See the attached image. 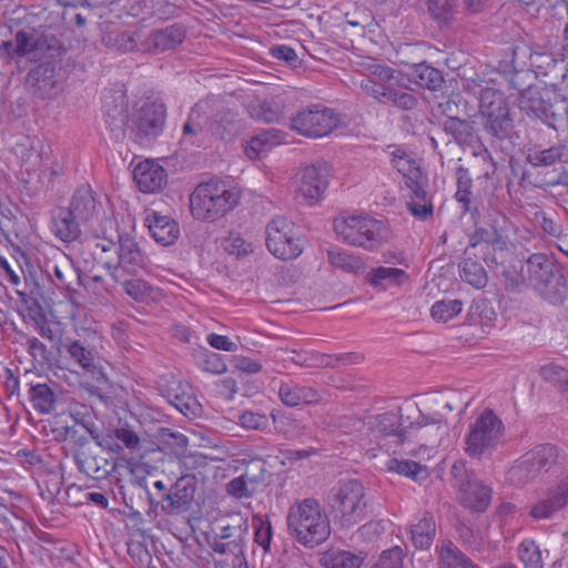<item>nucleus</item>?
Masks as SVG:
<instances>
[{
    "label": "nucleus",
    "instance_id": "18",
    "mask_svg": "<svg viewBox=\"0 0 568 568\" xmlns=\"http://www.w3.org/2000/svg\"><path fill=\"white\" fill-rule=\"evenodd\" d=\"M329 176L331 166L326 162L306 166L301 173L296 199L308 205L318 202L327 189Z\"/></svg>",
    "mask_w": 568,
    "mask_h": 568
},
{
    "label": "nucleus",
    "instance_id": "5",
    "mask_svg": "<svg viewBox=\"0 0 568 568\" xmlns=\"http://www.w3.org/2000/svg\"><path fill=\"white\" fill-rule=\"evenodd\" d=\"M331 514L343 528H352L367 518L366 493L357 479H341L327 495Z\"/></svg>",
    "mask_w": 568,
    "mask_h": 568
},
{
    "label": "nucleus",
    "instance_id": "1",
    "mask_svg": "<svg viewBox=\"0 0 568 568\" xmlns=\"http://www.w3.org/2000/svg\"><path fill=\"white\" fill-rule=\"evenodd\" d=\"M41 50L34 59L28 61L38 63L26 77V85L37 98L54 99L64 88L65 68L70 65L68 49L53 34L41 32Z\"/></svg>",
    "mask_w": 568,
    "mask_h": 568
},
{
    "label": "nucleus",
    "instance_id": "10",
    "mask_svg": "<svg viewBox=\"0 0 568 568\" xmlns=\"http://www.w3.org/2000/svg\"><path fill=\"white\" fill-rule=\"evenodd\" d=\"M334 231L345 243L366 250L377 248L387 236L383 222L367 215L336 217Z\"/></svg>",
    "mask_w": 568,
    "mask_h": 568
},
{
    "label": "nucleus",
    "instance_id": "13",
    "mask_svg": "<svg viewBox=\"0 0 568 568\" xmlns=\"http://www.w3.org/2000/svg\"><path fill=\"white\" fill-rule=\"evenodd\" d=\"M266 246L280 260H293L303 252V241L294 223L284 216H277L267 224Z\"/></svg>",
    "mask_w": 568,
    "mask_h": 568
},
{
    "label": "nucleus",
    "instance_id": "48",
    "mask_svg": "<svg viewBox=\"0 0 568 568\" xmlns=\"http://www.w3.org/2000/svg\"><path fill=\"white\" fill-rule=\"evenodd\" d=\"M197 116L192 112L182 126L181 144L184 146H200L204 142L205 130L197 121Z\"/></svg>",
    "mask_w": 568,
    "mask_h": 568
},
{
    "label": "nucleus",
    "instance_id": "58",
    "mask_svg": "<svg viewBox=\"0 0 568 568\" xmlns=\"http://www.w3.org/2000/svg\"><path fill=\"white\" fill-rule=\"evenodd\" d=\"M60 437L64 440H70L74 447V452H85L91 449L88 446L89 438L84 430L74 426H65L59 430Z\"/></svg>",
    "mask_w": 568,
    "mask_h": 568
},
{
    "label": "nucleus",
    "instance_id": "24",
    "mask_svg": "<svg viewBox=\"0 0 568 568\" xmlns=\"http://www.w3.org/2000/svg\"><path fill=\"white\" fill-rule=\"evenodd\" d=\"M83 225L92 224L99 214L98 201L89 184L79 186L67 207Z\"/></svg>",
    "mask_w": 568,
    "mask_h": 568
},
{
    "label": "nucleus",
    "instance_id": "61",
    "mask_svg": "<svg viewBox=\"0 0 568 568\" xmlns=\"http://www.w3.org/2000/svg\"><path fill=\"white\" fill-rule=\"evenodd\" d=\"M361 89L367 95L374 98L381 103H389V94L392 89L385 87L383 83L376 82L372 78H365L361 81Z\"/></svg>",
    "mask_w": 568,
    "mask_h": 568
},
{
    "label": "nucleus",
    "instance_id": "42",
    "mask_svg": "<svg viewBox=\"0 0 568 568\" xmlns=\"http://www.w3.org/2000/svg\"><path fill=\"white\" fill-rule=\"evenodd\" d=\"M320 564L324 568H361L363 559L351 551L331 549L322 554Z\"/></svg>",
    "mask_w": 568,
    "mask_h": 568
},
{
    "label": "nucleus",
    "instance_id": "2",
    "mask_svg": "<svg viewBox=\"0 0 568 568\" xmlns=\"http://www.w3.org/2000/svg\"><path fill=\"white\" fill-rule=\"evenodd\" d=\"M290 535L301 545L314 548L331 535V524L320 501L305 498L294 503L286 517Z\"/></svg>",
    "mask_w": 568,
    "mask_h": 568
},
{
    "label": "nucleus",
    "instance_id": "41",
    "mask_svg": "<svg viewBox=\"0 0 568 568\" xmlns=\"http://www.w3.org/2000/svg\"><path fill=\"white\" fill-rule=\"evenodd\" d=\"M443 130L459 145H470L474 142L475 130L473 123L467 120H462L458 116H448L443 122Z\"/></svg>",
    "mask_w": 568,
    "mask_h": 568
},
{
    "label": "nucleus",
    "instance_id": "63",
    "mask_svg": "<svg viewBox=\"0 0 568 568\" xmlns=\"http://www.w3.org/2000/svg\"><path fill=\"white\" fill-rule=\"evenodd\" d=\"M272 526L268 519L257 518L254 521V541L264 550L270 551Z\"/></svg>",
    "mask_w": 568,
    "mask_h": 568
},
{
    "label": "nucleus",
    "instance_id": "6",
    "mask_svg": "<svg viewBox=\"0 0 568 568\" xmlns=\"http://www.w3.org/2000/svg\"><path fill=\"white\" fill-rule=\"evenodd\" d=\"M475 220L476 230L470 237L469 247L485 243L493 246L494 251H498L499 256H487L486 263L503 264V255L507 245V235L509 221L507 216L497 209L495 200H488V204H479V212H469Z\"/></svg>",
    "mask_w": 568,
    "mask_h": 568
},
{
    "label": "nucleus",
    "instance_id": "9",
    "mask_svg": "<svg viewBox=\"0 0 568 568\" xmlns=\"http://www.w3.org/2000/svg\"><path fill=\"white\" fill-rule=\"evenodd\" d=\"M479 111L483 129L493 142H501L510 138L514 120L504 93L493 87L479 90Z\"/></svg>",
    "mask_w": 568,
    "mask_h": 568
},
{
    "label": "nucleus",
    "instance_id": "55",
    "mask_svg": "<svg viewBox=\"0 0 568 568\" xmlns=\"http://www.w3.org/2000/svg\"><path fill=\"white\" fill-rule=\"evenodd\" d=\"M513 476L518 479L520 483H528L538 477L542 471L535 464L532 458H529V455L526 454L519 460V463L511 470Z\"/></svg>",
    "mask_w": 568,
    "mask_h": 568
},
{
    "label": "nucleus",
    "instance_id": "32",
    "mask_svg": "<svg viewBox=\"0 0 568 568\" xmlns=\"http://www.w3.org/2000/svg\"><path fill=\"white\" fill-rule=\"evenodd\" d=\"M410 541L416 549L426 550L433 545L436 535V521L432 513L417 515L409 526Z\"/></svg>",
    "mask_w": 568,
    "mask_h": 568
},
{
    "label": "nucleus",
    "instance_id": "44",
    "mask_svg": "<svg viewBox=\"0 0 568 568\" xmlns=\"http://www.w3.org/2000/svg\"><path fill=\"white\" fill-rule=\"evenodd\" d=\"M459 275L463 281L476 288L485 287L488 281L487 273L483 265L471 257H465L462 261L459 264Z\"/></svg>",
    "mask_w": 568,
    "mask_h": 568
},
{
    "label": "nucleus",
    "instance_id": "12",
    "mask_svg": "<svg viewBox=\"0 0 568 568\" xmlns=\"http://www.w3.org/2000/svg\"><path fill=\"white\" fill-rule=\"evenodd\" d=\"M339 114L323 104H312L291 118V128L298 134L318 139L331 134L338 125Z\"/></svg>",
    "mask_w": 568,
    "mask_h": 568
},
{
    "label": "nucleus",
    "instance_id": "3",
    "mask_svg": "<svg viewBox=\"0 0 568 568\" xmlns=\"http://www.w3.org/2000/svg\"><path fill=\"white\" fill-rule=\"evenodd\" d=\"M189 201L195 220L213 223L234 210L240 202V193L225 181L212 178L199 183Z\"/></svg>",
    "mask_w": 568,
    "mask_h": 568
},
{
    "label": "nucleus",
    "instance_id": "30",
    "mask_svg": "<svg viewBox=\"0 0 568 568\" xmlns=\"http://www.w3.org/2000/svg\"><path fill=\"white\" fill-rule=\"evenodd\" d=\"M290 359L302 367H336L354 363V354L327 355L314 351L292 349Z\"/></svg>",
    "mask_w": 568,
    "mask_h": 568
},
{
    "label": "nucleus",
    "instance_id": "16",
    "mask_svg": "<svg viewBox=\"0 0 568 568\" xmlns=\"http://www.w3.org/2000/svg\"><path fill=\"white\" fill-rule=\"evenodd\" d=\"M41 30L34 28L21 29L16 32L14 41H2L0 43V69H6L16 59H34L44 42L39 38Z\"/></svg>",
    "mask_w": 568,
    "mask_h": 568
},
{
    "label": "nucleus",
    "instance_id": "14",
    "mask_svg": "<svg viewBox=\"0 0 568 568\" xmlns=\"http://www.w3.org/2000/svg\"><path fill=\"white\" fill-rule=\"evenodd\" d=\"M404 416L402 410L385 412L369 416L363 423L367 430L375 437L392 436L396 443H404L408 430L416 429L415 416L412 410H407Z\"/></svg>",
    "mask_w": 568,
    "mask_h": 568
},
{
    "label": "nucleus",
    "instance_id": "59",
    "mask_svg": "<svg viewBox=\"0 0 568 568\" xmlns=\"http://www.w3.org/2000/svg\"><path fill=\"white\" fill-rule=\"evenodd\" d=\"M327 256L331 265L342 268L346 272H353L361 266V262L357 257L347 254L342 250L328 251Z\"/></svg>",
    "mask_w": 568,
    "mask_h": 568
},
{
    "label": "nucleus",
    "instance_id": "35",
    "mask_svg": "<svg viewBox=\"0 0 568 568\" xmlns=\"http://www.w3.org/2000/svg\"><path fill=\"white\" fill-rule=\"evenodd\" d=\"M47 273H53L55 276V285L68 292H77L75 286H84L81 271L69 261L47 265Z\"/></svg>",
    "mask_w": 568,
    "mask_h": 568
},
{
    "label": "nucleus",
    "instance_id": "54",
    "mask_svg": "<svg viewBox=\"0 0 568 568\" xmlns=\"http://www.w3.org/2000/svg\"><path fill=\"white\" fill-rule=\"evenodd\" d=\"M251 116L265 122L272 123L280 120L282 115V110L280 105L272 101H263L257 103L256 105H252L250 110Z\"/></svg>",
    "mask_w": 568,
    "mask_h": 568
},
{
    "label": "nucleus",
    "instance_id": "34",
    "mask_svg": "<svg viewBox=\"0 0 568 568\" xmlns=\"http://www.w3.org/2000/svg\"><path fill=\"white\" fill-rule=\"evenodd\" d=\"M152 237L162 245L173 244L179 236V227L174 220L153 212L146 217Z\"/></svg>",
    "mask_w": 568,
    "mask_h": 568
},
{
    "label": "nucleus",
    "instance_id": "25",
    "mask_svg": "<svg viewBox=\"0 0 568 568\" xmlns=\"http://www.w3.org/2000/svg\"><path fill=\"white\" fill-rule=\"evenodd\" d=\"M526 162L532 168H549L568 162V145L562 142L544 146L534 144L526 151Z\"/></svg>",
    "mask_w": 568,
    "mask_h": 568
},
{
    "label": "nucleus",
    "instance_id": "19",
    "mask_svg": "<svg viewBox=\"0 0 568 568\" xmlns=\"http://www.w3.org/2000/svg\"><path fill=\"white\" fill-rule=\"evenodd\" d=\"M520 110L528 116H535L554 130H559L562 122L561 114L552 110V104L542 98L538 87L529 85L523 90L518 98Z\"/></svg>",
    "mask_w": 568,
    "mask_h": 568
},
{
    "label": "nucleus",
    "instance_id": "50",
    "mask_svg": "<svg viewBox=\"0 0 568 568\" xmlns=\"http://www.w3.org/2000/svg\"><path fill=\"white\" fill-rule=\"evenodd\" d=\"M541 378L558 387L564 394L568 393V371L555 363L542 365L539 368Z\"/></svg>",
    "mask_w": 568,
    "mask_h": 568
},
{
    "label": "nucleus",
    "instance_id": "8",
    "mask_svg": "<svg viewBox=\"0 0 568 568\" xmlns=\"http://www.w3.org/2000/svg\"><path fill=\"white\" fill-rule=\"evenodd\" d=\"M528 280L540 296L560 305L568 292L564 273L547 255L532 254L527 261Z\"/></svg>",
    "mask_w": 568,
    "mask_h": 568
},
{
    "label": "nucleus",
    "instance_id": "33",
    "mask_svg": "<svg viewBox=\"0 0 568 568\" xmlns=\"http://www.w3.org/2000/svg\"><path fill=\"white\" fill-rule=\"evenodd\" d=\"M240 129L236 114L230 109L217 111L206 123V131L219 140L231 139Z\"/></svg>",
    "mask_w": 568,
    "mask_h": 568
},
{
    "label": "nucleus",
    "instance_id": "46",
    "mask_svg": "<svg viewBox=\"0 0 568 568\" xmlns=\"http://www.w3.org/2000/svg\"><path fill=\"white\" fill-rule=\"evenodd\" d=\"M386 468L416 481L427 477V467L414 460L392 458L387 462Z\"/></svg>",
    "mask_w": 568,
    "mask_h": 568
},
{
    "label": "nucleus",
    "instance_id": "29",
    "mask_svg": "<svg viewBox=\"0 0 568 568\" xmlns=\"http://www.w3.org/2000/svg\"><path fill=\"white\" fill-rule=\"evenodd\" d=\"M277 394L281 402L287 407L317 405L322 402V396L317 389L291 381H281Z\"/></svg>",
    "mask_w": 568,
    "mask_h": 568
},
{
    "label": "nucleus",
    "instance_id": "62",
    "mask_svg": "<svg viewBox=\"0 0 568 568\" xmlns=\"http://www.w3.org/2000/svg\"><path fill=\"white\" fill-rule=\"evenodd\" d=\"M253 495L262 491L265 487L266 470L263 465H252L242 474Z\"/></svg>",
    "mask_w": 568,
    "mask_h": 568
},
{
    "label": "nucleus",
    "instance_id": "64",
    "mask_svg": "<svg viewBox=\"0 0 568 568\" xmlns=\"http://www.w3.org/2000/svg\"><path fill=\"white\" fill-rule=\"evenodd\" d=\"M404 551L396 546L382 552L373 568H403Z\"/></svg>",
    "mask_w": 568,
    "mask_h": 568
},
{
    "label": "nucleus",
    "instance_id": "60",
    "mask_svg": "<svg viewBox=\"0 0 568 568\" xmlns=\"http://www.w3.org/2000/svg\"><path fill=\"white\" fill-rule=\"evenodd\" d=\"M116 282L121 283L124 292L136 302H143L150 295V285L143 280L123 277Z\"/></svg>",
    "mask_w": 568,
    "mask_h": 568
},
{
    "label": "nucleus",
    "instance_id": "22",
    "mask_svg": "<svg viewBox=\"0 0 568 568\" xmlns=\"http://www.w3.org/2000/svg\"><path fill=\"white\" fill-rule=\"evenodd\" d=\"M568 504V474L556 487L548 489L545 497L537 500L530 508L529 515L537 519H548Z\"/></svg>",
    "mask_w": 568,
    "mask_h": 568
},
{
    "label": "nucleus",
    "instance_id": "47",
    "mask_svg": "<svg viewBox=\"0 0 568 568\" xmlns=\"http://www.w3.org/2000/svg\"><path fill=\"white\" fill-rule=\"evenodd\" d=\"M407 277L405 271L395 267L379 266L367 274V281L372 286L379 287L387 284L400 285Z\"/></svg>",
    "mask_w": 568,
    "mask_h": 568
},
{
    "label": "nucleus",
    "instance_id": "51",
    "mask_svg": "<svg viewBox=\"0 0 568 568\" xmlns=\"http://www.w3.org/2000/svg\"><path fill=\"white\" fill-rule=\"evenodd\" d=\"M518 556L525 568H544L541 551L531 539H525L520 542Z\"/></svg>",
    "mask_w": 568,
    "mask_h": 568
},
{
    "label": "nucleus",
    "instance_id": "38",
    "mask_svg": "<svg viewBox=\"0 0 568 568\" xmlns=\"http://www.w3.org/2000/svg\"><path fill=\"white\" fill-rule=\"evenodd\" d=\"M457 191L456 201L462 204L464 212H479V203L473 194V180L469 171L459 166L456 171Z\"/></svg>",
    "mask_w": 568,
    "mask_h": 568
},
{
    "label": "nucleus",
    "instance_id": "57",
    "mask_svg": "<svg viewBox=\"0 0 568 568\" xmlns=\"http://www.w3.org/2000/svg\"><path fill=\"white\" fill-rule=\"evenodd\" d=\"M169 403L173 405L184 416H195L199 408V403L192 396L184 393L169 392Z\"/></svg>",
    "mask_w": 568,
    "mask_h": 568
},
{
    "label": "nucleus",
    "instance_id": "37",
    "mask_svg": "<svg viewBox=\"0 0 568 568\" xmlns=\"http://www.w3.org/2000/svg\"><path fill=\"white\" fill-rule=\"evenodd\" d=\"M102 41L108 48L120 52H141L139 47L143 42V33L141 31L112 30L103 37Z\"/></svg>",
    "mask_w": 568,
    "mask_h": 568
},
{
    "label": "nucleus",
    "instance_id": "7",
    "mask_svg": "<svg viewBox=\"0 0 568 568\" xmlns=\"http://www.w3.org/2000/svg\"><path fill=\"white\" fill-rule=\"evenodd\" d=\"M505 426L491 410L485 409L470 425L465 435V453L475 459L489 457L503 443Z\"/></svg>",
    "mask_w": 568,
    "mask_h": 568
},
{
    "label": "nucleus",
    "instance_id": "26",
    "mask_svg": "<svg viewBox=\"0 0 568 568\" xmlns=\"http://www.w3.org/2000/svg\"><path fill=\"white\" fill-rule=\"evenodd\" d=\"M459 500L462 505L474 511H485L491 500V488L473 478L459 483Z\"/></svg>",
    "mask_w": 568,
    "mask_h": 568
},
{
    "label": "nucleus",
    "instance_id": "56",
    "mask_svg": "<svg viewBox=\"0 0 568 568\" xmlns=\"http://www.w3.org/2000/svg\"><path fill=\"white\" fill-rule=\"evenodd\" d=\"M527 454L529 455V458L535 460V464L539 466L541 471H548L557 459V448L551 444L538 446Z\"/></svg>",
    "mask_w": 568,
    "mask_h": 568
},
{
    "label": "nucleus",
    "instance_id": "28",
    "mask_svg": "<svg viewBox=\"0 0 568 568\" xmlns=\"http://www.w3.org/2000/svg\"><path fill=\"white\" fill-rule=\"evenodd\" d=\"M166 171L154 161L140 162L133 170V180L143 193H154L166 184Z\"/></svg>",
    "mask_w": 568,
    "mask_h": 568
},
{
    "label": "nucleus",
    "instance_id": "23",
    "mask_svg": "<svg viewBox=\"0 0 568 568\" xmlns=\"http://www.w3.org/2000/svg\"><path fill=\"white\" fill-rule=\"evenodd\" d=\"M103 112L105 125L114 139H123L129 123V112L124 97L122 94L116 97L111 93L104 94Z\"/></svg>",
    "mask_w": 568,
    "mask_h": 568
},
{
    "label": "nucleus",
    "instance_id": "45",
    "mask_svg": "<svg viewBox=\"0 0 568 568\" xmlns=\"http://www.w3.org/2000/svg\"><path fill=\"white\" fill-rule=\"evenodd\" d=\"M439 564L440 568H479L452 542L442 546Z\"/></svg>",
    "mask_w": 568,
    "mask_h": 568
},
{
    "label": "nucleus",
    "instance_id": "11",
    "mask_svg": "<svg viewBox=\"0 0 568 568\" xmlns=\"http://www.w3.org/2000/svg\"><path fill=\"white\" fill-rule=\"evenodd\" d=\"M455 406L447 394L435 393L426 398V412L417 406H407L415 416L416 430L420 433L419 439L435 444L442 439L447 429L446 414L443 410L453 412Z\"/></svg>",
    "mask_w": 568,
    "mask_h": 568
},
{
    "label": "nucleus",
    "instance_id": "27",
    "mask_svg": "<svg viewBox=\"0 0 568 568\" xmlns=\"http://www.w3.org/2000/svg\"><path fill=\"white\" fill-rule=\"evenodd\" d=\"M73 459L79 471L95 480L105 479L114 470V465L92 448L74 452Z\"/></svg>",
    "mask_w": 568,
    "mask_h": 568
},
{
    "label": "nucleus",
    "instance_id": "15",
    "mask_svg": "<svg viewBox=\"0 0 568 568\" xmlns=\"http://www.w3.org/2000/svg\"><path fill=\"white\" fill-rule=\"evenodd\" d=\"M248 521L240 514L230 517V521L221 527L219 537L226 541H215L212 546L214 552L232 555L240 562L245 561L244 547L248 536ZM247 568V566H245Z\"/></svg>",
    "mask_w": 568,
    "mask_h": 568
},
{
    "label": "nucleus",
    "instance_id": "49",
    "mask_svg": "<svg viewBox=\"0 0 568 568\" xmlns=\"http://www.w3.org/2000/svg\"><path fill=\"white\" fill-rule=\"evenodd\" d=\"M197 479L193 474H185L180 476L176 481L171 485L175 490V497L181 500L185 509L189 508L190 504L194 498L196 490Z\"/></svg>",
    "mask_w": 568,
    "mask_h": 568
},
{
    "label": "nucleus",
    "instance_id": "43",
    "mask_svg": "<svg viewBox=\"0 0 568 568\" xmlns=\"http://www.w3.org/2000/svg\"><path fill=\"white\" fill-rule=\"evenodd\" d=\"M280 132L276 130H266L256 134L245 146V155L251 160H257L263 153L267 152L274 144L278 143Z\"/></svg>",
    "mask_w": 568,
    "mask_h": 568
},
{
    "label": "nucleus",
    "instance_id": "53",
    "mask_svg": "<svg viewBox=\"0 0 568 568\" xmlns=\"http://www.w3.org/2000/svg\"><path fill=\"white\" fill-rule=\"evenodd\" d=\"M463 310L460 300H442L434 303L430 313L434 320L438 322H448L457 316Z\"/></svg>",
    "mask_w": 568,
    "mask_h": 568
},
{
    "label": "nucleus",
    "instance_id": "40",
    "mask_svg": "<svg viewBox=\"0 0 568 568\" xmlns=\"http://www.w3.org/2000/svg\"><path fill=\"white\" fill-rule=\"evenodd\" d=\"M459 0H427V11L439 27H449L458 13Z\"/></svg>",
    "mask_w": 568,
    "mask_h": 568
},
{
    "label": "nucleus",
    "instance_id": "4",
    "mask_svg": "<svg viewBox=\"0 0 568 568\" xmlns=\"http://www.w3.org/2000/svg\"><path fill=\"white\" fill-rule=\"evenodd\" d=\"M390 161L394 168L404 176L405 184L410 191L407 201L408 211L419 220H427L434 212L432 196L426 191L428 178L422 171L414 153L397 148L390 152Z\"/></svg>",
    "mask_w": 568,
    "mask_h": 568
},
{
    "label": "nucleus",
    "instance_id": "17",
    "mask_svg": "<svg viewBox=\"0 0 568 568\" xmlns=\"http://www.w3.org/2000/svg\"><path fill=\"white\" fill-rule=\"evenodd\" d=\"M144 256L136 241L129 235H119L118 263H104L114 281L138 275L144 268Z\"/></svg>",
    "mask_w": 568,
    "mask_h": 568
},
{
    "label": "nucleus",
    "instance_id": "20",
    "mask_svg": "<svg viewBox=\"0 0 568 568\" xmlns=\"http://www.w3.org/2000/svg\"><path fill=\"white\" fill-rule=\"evenodd\" d=\"M186 36L185 29L180 24H172L143 34V42L139 49L142 53L159 54L174 50L183 43Z\"/></svg>",
    "mask_w": 568,
    "mask_h": 568
},
{
    "label": "nucleus",
    "instance_id": "39",
    "mask_svg": "<svg viewBox=\"0 0 568 568\" xmlns=\"http://www.w3.org/2000/svg\"><path fill=\"white\" fill-rule=\"evenodd\" d=\"M410 78L417 85L430 91L442 89L445 82L442 71L426 62L414 64L410 71Z\"/></svg>",
    "mask_w": 568,
    "mask_h": 568
},
{
    "label": "nucleus",
    "instance_id": "21",
    "mask_svg": "<svg viewBox=\"0 0 568 568\" xmlns=\"http://www.w3.org/2000/svg\"><path fill=\"white\" fill-rule=\"evenodd\" d=\"M165 116L166 109L162 102L144 103L135 121L136 136L140 139L156 138L163 131Z\"/></svg>",
    "mask_w": 568,
    "mask_h": 568
},
{
    "label": "nucleus",
    "instance_id": "31",
    "mask_svg": "<svg viewBox=\"0 0 568 568\" xmlns=\"http://www.w3.org/2000/svg\"><path fill=\"white\" fill-rule=\"evenodd\" d=\"M81 225L83 224L64 206L51 212V232L62 242L75 241L81 235Z\"/></svg>",
    "mask_w": 568,
    "mask_h": 568
},
{
    "label": "nucleus",
    "instance_id": "36",
    "mask_svg": "<svg viewBox=\"0 0 568 568\" xmlns=\"http://www.w3.org/2000/svg\"><path fill=\"white\" fill-rule=\"evenodd\" d=\"M29 399L36 412L48 415L54 412L58 394L47 383L30 384Z\"/></svg>",
    "mask_w": 568,
    "mask_h": 568
},
{
    "label": "nucleus",
    "instance_id": "52",
    "mask_svg": "<svg viewBox=\"0 0 568 568\" xmlns=\"http://www.w3.org/2000/svg\"><path fill=\"white\" fill-rule=\"evenodd\" d=\"M68 353L83 369L93 373L97 369L94 354L79 341H72L67 346Z\"/></svg>",
    "mask_w": 568,
    "mask_h": 568
}]
</instances>
